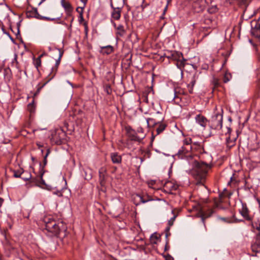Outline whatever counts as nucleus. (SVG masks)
Instances as JSON below:
<instances>
[{
    "mask_svg": "<svg viewBox=\"0 0 260 260\" xmlns=\"http://www.w3.org/2000/svg\"><path fill=\"white\" fill-rule=\"evenodd\" d=\"M213 213V210L212 209H210L206 212H201L200 214L198 215V216L201 218L203 224H205V219L211 216Z\"/></svg>",
    "mask_w": 260,
    "mask_h": 260,
    "instance_id": "dca6fc26",
    "label": "nucleus"
},
{
    "mask_svg": "<svg viewBox=\"0 0 260 260\" xmlns=\"http://www.w3.org/2000/svg\"><path fill=\"white\" fill-rule=\"evenodd\" d=\"M83 25L84 26V31L86 35L88 33V25L87 23L86 22L83 23Z\"/></svg>",
    "mask_w": 260,
    "mask_h": 260,
    "instance_id": "49530a36",
    "label": "nucleus"
},
{
    "mask_svg": "<svg viewBox=\"0 0 260 260\" xmlns=\"http://www.w3.org/2000/svg\"><path fill=\"white\" fill-rule=\"evenodd\" d=\"M232 79V75L230 73L226 72L224 75L223 81L224 83H227Z\"/></svg>",
    "mask_w": 260,
    "mask_h": 260,
    "instance_id": "c756f323",
    "label": "nucleus"
},
{
    "mask_svg": "<svg viewBox=\"0 0 260 260\" xmlns=\"http://www.w3.org/2000/svg\"><path fill=\"white\" fill-rule=\"evenodd\" d=\"M49 223L50 225L52 226L51 230H50V232H51L53 236H57L60 231L59 223L56 224L54 221H51L50 218Z\"/></svg>",
    "mask_w": 260,
    "mask_h": 260,
    "instance_id": "9b49d317",
    "label": "nucleus"
},
{
    "mask_svg": "<svg viewBox=\"0 0 260 260\" xmlns=\"http://www.w3.org/2000/svg\"><path fill=\"white\" fill-rule=\"evenodd\" d=\"M204 2V0H197L194 4L193 6L195 7L198 4H201Z\"/></svg>",
    "mask_w": 260,
    "mask_h": 260,
    "instance_id": "8fccbe9b",
    "label": "nucleus"
},
{
    "mask_svg": "<svg viewBox=\"0 0 260 260\" xmlns=\"http://www.w3.org/2000/svg\"><path fill=\"white\" fill-rule=\"evenodd\" d=\"M142 132V130H141V131H138V132Z\"/></svg>",
    "mask_w": 260,
    "mask_h": 260,
    "instance_id": "338daca9",
    "label": "nucleus"
},
{
    "mask_svg": "<svg viewBox=\"0 0 260 260\" xmlns=\"http://www.w3.org/2000/svg\"><path fill=\"white\" fill-rule=\"evenodd\" d=\"M222 115L219 113L215 114L212 118V126L214 129H220L222 127Z\"/></svg>",
    "mask_w": 260,
    "mask_h": 260,
    "instance_id": "0eeeda50",
    "label": "nucleus"
},
{
    "mask_svg": "<svg viewBox=\"0 0 260 260\" xmlns=\"http://www.w3.org/2000/svg\"><path fill=\"white\" fill-rule=\"evenodd\" d=\"M183 57L182 53L179 52L174 51L171 53V59L178 61Z\"/></svg>",
    "mask_w": 260,
    "mask_h": 260,
    "instance_id": "aec40b11",
    "label": "nucleus"
},
{
    "mask_svg": "<svg viewBox=\"0 0 260 260\" xmlns=\"http://www.w3.org/2000/svg\"><path fill=\"white\" fill-rule=\"evenodd\" d=\"M171 226H170L168 225V226L166 228L165 232H166V238L167 239H168V237L171 235V233L170 232V227Z\"/></svg>",
    "mask_w": 260,
    "mask_h": 260,
    "instance_id": "4c0bfd02",
    "label": "nucleus"
},
{
    "mask_svg": "<svg viewBox=\"0 0 260 260\" xmlns=\"http://www.w3.org/2000/svg\"><path fill=\"white\" fill-rule=\"evenodd\" d=\"M165 186L167 188H169L171 190H176L178 188V186L176 184H173L171 182H168L166 183Z\"/></svg>",
    "mask_w": 260,
    "mask_h": 260,
    "instance_id": "bb28decb",
    "label": "nucleus"
},
{
    "mask_svg": "<svg viewBox=\"0 0 260 260\" xmlns=\"http://www.w3.org/2000/svg\"><path fill=\"white\" fill-rule=\"evenodd\" d=\"M41 151L42 152H43V151L42 149H41Z\"/></svg>",
    "mask_w": 260,
    "mask_h": 260,
    "instance_id": "774afa93",
    "label": "nucleus"
},
{
    "mask_svg": "<svg viewBox=\"0 0 260 260\" xmlns=\"http://www.w3.org/2000/svg\"><path fill=\"white\" fill-rule=\"evenodd\" d=\"M186 61L185 59H184L183 57H181L179 60L177 61L176 66L178 69L180 70H182L183 68H184L185 66V62Z\"/></svg>",
    "mask_w": 260,
    "mask_h": 260,
    "instance_id": "4be33fe9",
    "label": "nucleus"
},
{
    "mask_svg": "<svg viewBox=\"0 0 260 260\" xmlns=\"http://www.w3.org/2000/svg\"><path fill=\"white\" fill-rule=\"evenodd\" d=\"M60 188L59 189H57L56 190V191L54 190V189H52L51 188V187L50 186V191H51L52 192V193L54 194H56L57 196L60 197L61 196H62V193L61 192V191H60Z\"/></svg>",
    "mask_w": 260,
    "mask_h": 260,
    "instance_id": "72a5a7b5",
    "label": "nucleus"
},
{
    "mask_svg": "<svg viewBox=\"0 0 260 260\" xmlns=\"http://www.w3.org/2000/svg\"><path fill=\"white\" fill-rule=\"evenodd\" d=\"M251 35L255 37H260V23L257 20H252L250 23Z\"/></svg>",
    "mask_w": 260,
    "mask_h": 260,
    "instance_id": "6e6552de",
    "label": "nucleus"
},
{
    "mask_svg": "<svg viewBox=\"0 0 260 260\" xmlns=\"http://www.w3.org/2000/svg\"><path fill=\"white\" fill-rule=\"evenodd\" d=\"M84 178L85 180H89L92 178V170L89 168H86L83 170Z\"/></svg>",
    "mask_w": 260,
    "mask_h": 260,
    "instance_id": "6ab92c4d",
    "label": "nucleus"
},
{
    "mask_svg": "<svg viewBox=\"0 0 260 260\" xmlns=\"http://www.w3.org/2000/svg\"><path fill=\"white\" fill-rule=\"evenodd\" d=\"M105 171V170L103 168H101L99 171L100 180V182H101V184H102L103 181L105 179V177H104V173Z\"/></svg>",
    "mask_w": 260,
    "mask_h": 260,
    "instance_id": "c85d7f7f",
    "label": "nucleus"
},
{
    "mask_svg": "<svg viewBox=\"0 0 260 260\" xmlns=\"http://www.w3.org/2000/svg\"><path fill=\"white\" fill-rule=\"evenodd\" d=\"M49 81H45L43 83H39L38 85V88L37 90V91L34 93V96H37V95L40 92L41 89L46 85L47 84Z\"/></svg>",
    "mask_w": 260,
    "mask_h": 260,
    "instance_id": "cd10ccee",
    "label": "nucleus"
},
{
    "mask_svg": "<svg viewBox=\"0 0 260 260\" xmlns=\"http://www.w3.org/2000/svg\"><path fill=\"white\" fill-rule=\"evenodd\" d=\"M158 238L155 235H152L150 237V242L152 244H156Z\"/></svg>",
    "mask_w": 260,
    "mask_h": 260,
    "instance_id": "f704fd0d",
    "label": "nucleus"
},
{
    "mask_svg": "<svg viewBox=\"0 0 260 260\" xmlns=\"http://www.w3.org/2000/svg\"><path fill=\"white\" fill-rule=\"evenodd\" d=\"M252 225L253 228H255L257 230L260 232V222L258 223V225H257V223H252Z\"/></svg>",
    "mask_w": 260,
    "mask_h": 260,
    "instance_id": "37998d69",
    "label": "nucleus"
},
{
    "mask_svg": "<svg viewBox=\"0 0 260 260\" xmlns=\"http://www.w3.org/2000/svg\"><path fill=\"white\" fill-rule=\"evenodd\" d=\"M195 119L196 122L204 128L206 126L208 122L207 119L205 116L201 114L197 115L195 117Z\"/></svg>",
    "mask_w": 260,
    "mask_h": 260,
    "instance_id": "9d476101",
    "label": "nucleus"
},
{
    "mask_svg": "<svg viewBox=\"0 0 260 260\" xmlns=\"http://www.w3.org/2000/svg\"><path fill=\"white\" fill-rule=\"evenodd\" d=\"M183 94V91L179 88H175L174 90V99L176 102H178V100H180L181 98L180 96V94Z\"/></svg>",
    "mask_w": 260,
    "mask_h": 260,
    "instance_id": "f3484780",
    "label": "nucleus"
},
{
    "mask_svg": "<svg viewBox=\"0 0 260 260\" xmlns=\"http://www.w3.org/2000/svg\"><path fill=\"white\" fill-rule=\"evenodd\" d=\"M226 128H227V132L225 133V134H226H226H229V135H230V134H231V131H232V130H231V128L227 127H226Z\"/></svg>",
    "mask_w": 260,
    "mask_h": 260,
    "instance_id": "864d4df0",
    "label": "nucleus"
},
{
    "mask_svg": "<svg viewBox=\"0 0 260 260\" xmlns=\"http://www.w3.org/2000/svg\"><path fill=\"white\" fill-rule=\"evenodd\" d=\"M49 155V148L46 149V153L44 157V163L43 165L40 164V176L38 179L37 185L43 189L49 190L48 185L45 183V180L43 178V174L45 173L44 168L47 164V156Z\"/></svg>",
    "mask_w": 260,
    "mask_h": 260,
    "instance_id": "20e7f679",
    "label": "nucleus"
},
{
    "mask_svg": "<svg viewBox=\"0 0 260 260\" xmlns=\"http://www.w3.org/2000/svg\"><path fill=\"white\" fill-rule=\"evenodd\" d=\"M44 222H45V230L46 231H47V232H49V230L48 229V225H47L49 221H45Z\"/></svg>",
    "mask_w": 260,
    "mask_h": 260,
    "instance_id": "3c124183",
    "label": "nucleus"
},
{
    "mask_svg": "<svg viewBox=\"0 0 260 260\" xmlns=\"http://www.w3.org/2000/svg\"><path fill=\"white\" fill-rule=\"evenodd\" d=\"M65 137V133L61 129H57L51 134V138H50L51 142L60 145L63 142Z\"/></svg>",
    "mask_w": 260,
    "mask_h": 260,
    "instance_id": "39448f33",
    "label": "nucleus"
},
{
    "mask_svg": "<svg viewBox=\"0 0 260 260\" xmlns=\"http://www.w3.org/2000/svg\"><path fill=\"white\" fill-rule=\"evenodd\" d=\"M110 157L113 164H119L121 162V156L117 152L111 153L110 154Z\"/></svg>",
    "mask_w": 260,
    "mask_h": 260,
    "instance_id": "ddd939ff",
    "label": "nucleus"
},
{
    "mask_svg": "<svg viewBox=\"0 0 260 260\" xmlns=\"http://www.w3.org/2000/svg\"><path fill=\"white\" fill-rule=\"evenodd\" d=\"M167 8V6L166 7V8L165 9V11L166 10Z\"/></svg>",
    "mask_w": 260,
    "mask_h": 260,
    "instance_id": "69168bd1",
    "label": "nucleus"
},
{
    "mask_svg": "<svg viewBox=\"0 0 260 260\" xmlns=\"http://www.w3.org/2000/svg\"><path fill=\"white\" fill-rule=\"evenodd\" d=\"M260 238V232L256 236V241H259L258 239Z\"/></svg>",
    "mask_w": 260,
    "mask_h": 260,
    "instance_id": "13d9d810",
    "label": "nucleus"
},
{
    "mask_svg": "<svg viewBox=\"0 0 260 260\" xmlns=\"http://www.w3.org/2000/svg\"><path fill=\"white\" fill-rule=\"evenodd\" d=\"M190 163L192 164L191 174L195 179V184L204 186L207 174L211 168L212 165L196 160H192Z\"/></svg>",
    "mask_w": 260,
    "mask_h": 260,
    "instance_id": "f257e3e1",
    "label": "nucleus"
},
{
    "mask_svg": "<svg viewBox=\"0 0 260 260\" xmlns=\"http://www.w3.org/2000/svg\"><path fill=\"white\" fill-rule=\"evenodd\" d=\"M61 3L67 14L70 15L73 10V8L71 4L68 1H66V0H61Z\"/></svg>",
    "mask_w": 260,
    "mask_h": 260,
    "instance_id": "4468645a",
    "label": "nucleus"
},
{
    "mask_svg": "<svg viewBox=\"0 0 260 260\" xmlns=\"http://www.w3.org/2000/svg\"><path fill=\"white\" fill-rule=\"evenodd\" d=\"M217 10L218 9L216 6H212L208 9V11L210 13H214L216 12Z\"/></svg>",
    "mask_w": 260,
    "mask_h": 260,
    "instance_id": "c9c22d12",
    "label": "nucleus"
},
{
    "mask_svg": "<svg viewBox=\"0 0 260 260\" xmlns=\"http://www.w3.org/2000/svg\"><path fill=\"white\" fill-rule=\"evenodd\" d=\"M83 8L82 7H78L77 9H76V11L79 13V12H81V11H83Z\"/></svg>",
    "mask_w": 260,
    "mask_h": 260,
    "instance_id": "6e6d98bb",
    "label": "nucleus"
},
{
    "mask_svg": "<svg viewBox=\"0 0 260 260\" xmlns=\"http://www.w3.org/2000/svg\"><path fill=\"white\" fill-rule=\"evenodd\" d=\"M249 42H250V43L252 44V41H251V40H249Z\"/></svg>",
    "mask_w": 260,
    "mask_h": 260,
    "instance_id": "0e129e2a",
    "label": "nucleus"
},
{
    "mask_svg": "<svg viewBox=\"0 0 260 260\" xmlns=\"http://www.w3.org/2000/svg\"><path fill=\"white\" fill-rule=\"evenodd\" d=\"M113 25L115 28H116V29L117 30V35H118L120 37L123 36L125 34V30L124 29L123 26L121 24H119L117 26H116L115 23H113Z\"/></svg>",
    "mask_w": 260,
    "mask_h": 260,
    "instance_id": "a211bd4d",
    "label": "nucleus"
},
{
    "mask_svg": "<svg viewBox=\"0 0 260 260\" xmlns=\"http://www.w3.org/2000/svg\"><path fill=\"white\" fill-rule=\"evenodd\" d=\"M26 15H27V16L28 17H37V18H38L39 19H44V20H49V17H42L41 16H40L38 14L37 9H34L32 11L27 12V13H26Z\"/></svg>",
    "mask_w": 260,
    "mask_h": 260,
    "instance_id": "f8f14e48",
    "label": "nucleus"
},
{
    "mask_svg": "<svg viewBox=\"0 0 260 260\" xmlns=\"http://www.w3.org/2000/svg\"><path fill=\"white\" fill-rule=\"evenodd\" d=\"M44 55H47V54L45 53H42L39 56V57L37 59L36 61V66L37 68H38L39 66H40L41 64V60H40V58L43 57Z\"/></svg>",
    "mask_w": 260,
    "mask_h": 260,
    "instance_id": "473e14b6",
    "label": "nucleus"
},
{
    "mask_svg": "<svg viewBox=\"0 0 260 260\" xmlns=\"http://www.w3.org/2000/svg\"><path fill=\"white\" fill-rule=\"evenodd\" d=\"M187 87L188 89V91L189 93L192 94L193 93V86H192L190 84H188Z\"/></svg>",
    "mask_w": 260,
    "mask_h": 260,
    "instance_id": "a18cd8bd",
    "label": "nucleus"
},
{
    "mask_svg": "<svg viewBox=\"0 0 260 260\" xmlns=\"http://www.w3.org/2000/svg\"><path fill=\"white\" fill-rule=\"evenodd\" d=\"M136 196L139 199V202L142 203H145L152 200L151 197L148 196H141L140 194H137Z\"/></svg>",
    "mask_w": 260,
    "mask_h": 260,
    "instance_id": "412c9836",
    "label": "nucleus"
},
{
    "mask_svg": "<svg viewBox=\"0 0 260 260\" xmlns=\"http://www.w3.org/2000/svg\"><path fill=\"white\" fill-rule=\"evenodd\" d=\"M166 260H173V257L169 254L165 256Z\"/></svg>",
    "mask_w": 260,
    "mask_h": 260,
    "instance_id": "09e8293b",
    "label": "nucleus"
},
{
    "mask_svg": "<svg viewBox=\"0 0 260 260\" xmlns=\"http://www.w3.org/2000/svg\"><path fill=\"white\" fill-rule=\"evenodd\" d=\"M3 203H4V199H3L2 198H0V208L2 206Z\"/></svg>",
    "mask_w": 260,
    "mask_h": 260,
    "instance_id": "4d7b16f0",
    "label": "nucleus"
},
{
    "mask_svg": "<svg viewBox=\"0 0 260 260\" xmlns=\"http://www.w3.org/2000/svg\"><path fill=\"white\" fill-rule=\"evenodd\" d=\"M126 135L128 138L131 141H134L138 142H141L144 136L140 138L137 136V134L135 130L133 129L130 126H126L125 127Z\"/></svg>",
    "mask_w": 260,
    "mask_h": 260,
    "instance_id": "423d86ee",
    "label": "nucleus"
},
{
    "mask_svg": "<svg viewBox=\"0 0 260 260\" xmlns=\"http://www.w3.org/2000/svg\"><path fill=\"white\" fill-rule=\"evenodd\" d=\"M211 83L213 85V89H214L216 87H218L220 85L219 80L215 77L213 78Z\"/></svg>",
    "mask_w": 260,
    "mask_h": 260,
    "instance_id": "7c9ffc66",
    "label": "nucleus"
},
{
    "mask_svg": "<svg viewBox=\"0 0 260 260\" xmlns=\"http://www.w3.org/2000/svg\"><path fill=\"white\" fill-rule=\"evenodd\" d=\"M114 51L113 47L111 45L101 47L100 53L103 55H109Z\"/></svg>",
    "mask_w": 260,
    "mask_h": 260,
    "instance_id": "2eb2a0df",
    "label": "nucleus"
},
{
    "mask_svg": "<svg viewBox=\"0 0 260 260\" xmlns=\"http://www.w3.org/2000/svg\"><path fill=\"white\" fill-rule=\"evenodd\" d=\"M158 124V126L156 129V135H159L163 132L166 127V124L165 123L159 122Z\"/></svg>",
    "mask_w": 260,
    "mask_h": 260,
    "instance_id": "b1692460",
    "label": "nucleus"
},
{
    "mask_svg": "<svg viewBox=\"0 0 260 260\" xmlns=\"http://www.w3.org/2000/svg\"><path fill=\"white\" fill-rule=\"evenodd\" d=\"M30 175H29V177L28 178H23V179L24 180H28L30 178Z\"/></svg>",
    "mask_w": 260,
    "mask_h": 260,
    "instance_id": "680f3d73",
    "label": "nucleus"
},
{
    "mask_svg": "<svg viewBox=\"0 0 260 260\" xmlns=\"http://www.w3.org/2000/svg\"><path fill=\"white\" fill-rule=\"evenodd\" d=\"M79 15H80V16H79V22L80 23H81V22L83 21H84V18H83V11H81L80 12H79Z\"/></svg>",
    "mask_w": 260,
    "mask_h": 260,
    "instance_id": "c03bdc74",
    "label": "nucleus"
},
{
    "mask_svg": "<svg viewBox=\"0 0 260 260\" xmlns=\"http://www.w3.org/2000/svg\"><path fill=\"white\" fill-rule=\"evenodd\" d=\"M105 90L106 91L107 94H110L111 93L112 90L109 85H106L105 88Z\"/></svg>",
    "mask_w": 260,
    "mask_h": 260,
    "instance_id": "a19ab883",
    "label": "nucleus"
},
{
    "mask_svg": "<svg viewBox=\"0 0 260 260\" xmlns=\"http://www.w3.org/2000/svg\"><path fill=\"white\" fill-rule=\"evenodd\" d=\"M144 8H145V7H144V6H142V11H144Z\"/></svg>",
    "mask_w": 260,
    "mask_h": 260,
    "instance_id": "e2e57ef3",
    "label": "nucleus"
},
{
    "mask_svg": "<svg viewBox=\"0 0 260 260\" xmlns=\"http://www.w3.org/2000/svg\"><path fill=\"white\" fill-rule=\"evenodd\" d=\"M196 82V79L194 75L192 76L191 78V81L189 84H190L192 86H194Z\"/></svg>",
    "mask_w": 260,
    "mask_h": 260,
    "instance_id": "58836bf2",
    "label": "nucleus"
},
{
    "mask_svg": "<svg viewBox=\"0 0 260 260\" xmlns=\"http://www.w3.org/2000/svg\"><path fill=\"white\" fill-rule=\"evenodd\" d=\"M204 22L205 24L209 25L212 23V20L210 18H207L205 19Z\"/></svg>",
    "mask_w": 260,
    "mask_h": 260,
    "instance_id": "de8ad7c7",
    "label": "nucleus"
},
{
    "mask_svg": "<svg viewBox=\"0 0 260 260\" xmlns=\"http://www.w3.org/2000/svg\"><path fill=\"white\" fill-rule=\"evenodd\" d=\"M147 122L149 126H153L158 124L160 122L156 121L154 118H149L147 119Z\"/></svg>",
    "mask_w": 260,
    "mask_h": 260,
    "instance_id": "a878e982",
    "label": "nucleus"
},
{
    "mask_svg": "<svg viewBox=\"0 0 260 260\" xmlns=\"http://www.w3.org/2000/svg\"><path fill=\"white\" fill-rule=\"evenodd\" d=\"M63 54V51L60 49L56 48L50 49V57L51 58V61L54 63V66L51 68V74L55 75L57 72Z\"/></svg>",
    "mask_w": 260,
    "mask_h": 260,
    "instance_id": "f03ea898",
    "label": "nucleus"
},
{
    "mask_svg": "<svg viewBox=\"0 0 260 260\" xmlns=\"http://www.w3.org/2000/svg\"><path fill=\"white\" fill-rule=\"evenodd\" d=\"M172 213L173 214H174V211L173 210V211H172ZM176 217H177V215H175V214H174L173 217H172V218H171V219H170L169 220V221H168V225H170V226H172V225H173V224H174V221H175V218H176Z\"/></svg>",
    "mask_w": 260,
    "mask_h": 260,
    "instance_id": "2f4dec72",
    "label": "nucleus"
},
{
    "mask_svg": "<svg viewBox=\"0 0 260 260\" xmlns=\"http://www.w3.org/2000/svg\"><path fill=\"white\" fill-rule=\"evenodd\" d=\"M251 249L253 252L255 253L260 252V241H256V242L251 245Z\"/></svg>",
    "mask_w": 260,
    "mask_h": 260,
    "instance_id": "5701e85b",
    "label": "nucleus"
},
{
    "mask_svg": "<svg viewBox=\"0 0 260 260\" xmlns=\"http://www.w3.org/2000/svg\"><path fill=\"white\" fill-rule=\"evenodd\" d=\"M131 59H132V56H130L129 58L128 59H127V60H128L129 62H128V66H130L131 64Z\"/></svg>",
    "mask_w": 260,
    "mask_h": 260,
    "instance_id": "bf43d9fd",
    "label": "nucleus"
},
{
    "mask_svg": "<svg viewBox=\"0 0 260 260\" xmlns=\"http://www.w3.org/2000/svg\"><path fill=\"white\" fill-rule=\"evenodd\" d=\"M236 140V138H231V136L229 135L228 137L226 138V142L228 146L232 147L233 146Z\"/></svg>",
    "mask_w": 260,
    "mask_h": 260,
    "instance_id": "393cba45",
    "label": "nucleus"
},
{
    "mask_svg": "<svg viewBox=\"0 0 260 260\" xmlns=\"http://www.w3.org/2000/svg\"><path fill=\"white\" fill-rule=\"evenodd\" d=\"M256 54L258 61L260 62V49L256 48Z\"/></svg>",
    "mask_w": 260,
    "mask_h": 260,
    "instance_id": "79ce46f5",
    "label": "nucleus"
},
{
    "mask_svg": "<svg viewBox=\"0 0 260 260\" xmlns=\"http://www.w3.org/2000/svg\"><path fill=\"white\" fill-rule=\"evenodd\" d=\"M192 141L190 138H186L183 141V145L178 151L177 155L179 158H183L184 157H189L192 158L191 156L188 154L192 149Z\"/></svg>",
    "mask_w": 260,
    "mask_h": 260,
    "instance_id": "7ed1b4c3",
    "label": "nucleus"
},
{
    "mask_svg": "<svg viewBox=\"0 0 260 260\" xmlns=\"http://www.w3.org/2000/svg\"><path fill=\"white\" fill-rule=\"evenodd\" d=\"M168 244H169L168 239H167V241H166V246H165V251H167L168 249Z\"/></svg>",
    "mask_w": 260,
    "mask_h": 260,
    "instance_id": "5fc2aeb1",
    "label": "nucleus"
},
{
    "mask_svg": "<svg viewBox=\"0 0 260 260\" xmlns=\"http://www.w3.org/2000/svg\"><path fill=\"white\" fill-rule=\"evenodd\" d=\"M19 26H17V32L16 33V35L18 37V35L20 36V30H19Z\"/></svg>",
    "mask_w": 260,
    "mask_h": 260,
    "instance_id": "603ef678",
    "label": "nucleus"
},
{
    "mask_svg": "<svg viewBox=\"0 0 260 260\" xmlns=\"http://www.w3.org/2000/svg\"><path fill=\"white\" fill-rule=\"evenodd\" d=\"M241 215L247 221H251L252 218L249 214V210L245 204H242V208L239 210Z\"/></svg>",
    "mask_w": 260,
    "mask_h": 260,
    "instance_id": "1a4fd4ad",
    "label": "nucleus"
},
{
    "mask_svg": "<svg viewBox=\"0 0 260 260\" xmlns=\"http://www.w3.org/2000/svg\"><path fill=\"white\" fill-rule=\"evenodd\" d=\"M27 109L30 113H32L34 112L35 107L33 103H29L28 105Z\"/></svg>",
    "mask_w": 260,
    "mask_h": 260,
    "instance_id": "e433bc0d",
    "label": "nucleus"
},
{
    "mask_svg": "<svg viewBox=\"0 0 260 260\" xmlns=\"http://www.w3.org/2000/svg\"><path fill=\"white\" fill-rule=\"evenodd\" d=\"M22 174V172L20 171H15L14 172V177L15 178H19L21 177Z\"/></svg>",
    "mask_w": 260,
    "mask_h": 260,
    "instance_id": "ea45409f",
    "label": "nucleus"
},
{
    "mask_svg": "<svg viewBox=\"0 0 260 260\" xmlns=\"http://www.w3.org/2000/svg\"><path fill=\"white\" fill-rule=\"evenodd\" d=\"M166 56L168 58L171 59V53L170 55Z\"/></svg>",
    "mask_w": 260,
    "mask_h": 260,
    "instance_id": "052dcab7",
    "label": "nucleus"
}]
</instances>
